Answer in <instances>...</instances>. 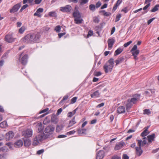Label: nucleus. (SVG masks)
Returning <instances> with one entry per match:
<instances>
[{
    "instance_id": "c85d7f7f",
    "label": "nucleus",
    "mask_w": 159,
    "mask_h": 159,
    "mask_svg": "<svg viewBox=\"0 0 159 159\" xmlns=\"http://www.w3.org/2000/svg\"><path fill=\"white\" fill-rule=\"evenodd\" d=\"M149 133L148 131H147V129H145L141 134V136L143 137H144Z\"/></svg>"
},
{
    "instance_id": "09e8293b",
    "label": "nucleus",
    "mask_w": 159,
    "mask_h": 159,
    "mask_svg": "<svg viewBox=\"0 0 159 159\" xmlns=\"http://www.w3.org/2000/svg\"><path fill=\"white\" fill-rule=\"evenodd\" d=\"M132 42L131 41H129L126 43H125L124 44V46L125 47H128L129 45H130Z\"/></svg>"
},
{
    "instance_id": "ea45409f",
    "label": "nucleus",
    "mask_w": 159,
    "mask_h": 159,
    "mask_svg": "<svg viewBox=\"0 0 159 159\" xmlns=\"http://www.w3.org/2000/svg\"><path fill=\"white\" fill-rule=\"evenodd\" d=\"M102 73L100 71H95L93 73V75L95 76H99L101 75Z\"/></svg>"
},
{
    "instance_id": "4c0bfd02",
    "label": "nucleus",
    "mask_w": 159,
    "mask_h": 159,
    "mask_svg": "<svg viewBox=\"0 0 159 159\" xmlns=\"http://www.w3.org/2000/svg\"><path fill=\"white\" fill-rule=\"evenodd\" d=\"M89 8L90 10L94 11L95 9V6L93 4H91L89 6Z\"/></svg>"
},
{
    "instance_id": "864d4df0",
    "label": "nucleus",
    "mask_w": 159,
    "mask_h": 159,
    "mask_svg": "<svg viewBox=\"0 0 159 159\" xmlns=\"http://www.w3.org/2000/svg\"><path fill=\"white\" fill-rule=\"evenodd\" d=\"M75 133L74 130H72L66 133V134L68 135H71L74 134Z\"/></svg>"
},
{
    "instance_id": "774afa93",
    "label": "nucleus",
    "mask_w": 159,
    "mask_h": 159,
    "mask_svg": "<svg viewBox=\"0 0 159 159\" xmlns=\"http://www.w3.org/2000/svg\"><path fill=\"white\" fill-rule=\"evenodd\" d=\"M122 158L123 159H129V157L126 154H124Z\"/></svg>"
},
{
    "instance_id": "ddd939ff",
    "label": "nucleus",
    "mask_w": 159,
    "mask_h": 159,
    "mask_svg": "<svg viewBox=\"0 0 159 159\" xmlns=\"http://www.w3.org/2000/svg\"><path fill=\"white\" fill-rule=\"evenodd\" d=\"M104 152L100 150L97 153L96 159H102L104 156Z\"/></svg>"
},
{
    "instance_id": "7c9ffc66",
    "label": "nucleus",
    "mask_w": 159,
    "mask_h": 159,
    "mask_svg": "<svg viewBox=\"0 0 159 159\" xmlns=\"http://www.w3.org/2000/svg\"><path fill=\"white\" fill-rule=\"evenodd\" d=\"M132 52V54L133 56H137L139 53V50H137L135 51H131Z\"/></svg>"
},
{
    "instance_id": "423d86ee",
    "label": "nucleus",
    "mask_w": 159,
    "mask_h": 159,
    "mask_svg": "<svg viewBox=\"0 0 159 159\" xmlns=\"http://www.w3.org/2000/svg\"><path fill=\"white\" fill-rule=\"evenodd\" d=\"M21 6V3H19L15 5L10 10V12L11 13H14L16 12Z\"/></svg>"
},
{
    "instance_id": "2f4dec72",
    "label": "nucleus",
    "mask_w": 159,
    "mask_h": 159,
    "mask_svg": "<svg viewBox=\"0 0 159 159\" xmlns=\"http://www.w3.org/2000/svg\"><path fill=\"white\" fill-rule=\"evenodd\" d=\"M9 151L8 149L6 147L0 148V152H7Z\"/></svg>"
},
{
    "instance_id": "bf43d9fd",
    "label": "nucleus",
    "mask_w": 159,
    "mask_h": 159,
    "mask_svg": "<svg viewBox=\"0 0 159 159\" xmlns=\"http://www.w3.org/2000/svg\"><path fill=\"white\" fill-rule=\"evenodd\" d=\"M155 19V18H153L148 20V21L147 23L148 25L150 24V23Z\"/></svg>"
},
{
    "instance_id": "338daca9",
    "label": "nucleus",
    "mask_w": 159,
    "mask_h": 159,
    "mask_svg": "<svg viewBox=\"0 0 159 159\" xmlns=\"http://www.w3.org/2000/svg\"><path fill=\"white\" fill-rule=\"evenodd\" d=\"M111 159H121V158L120 157L116 155L113 156Z\"/></svg>"
},
{
    "instance_id": "6e6d98bb",
    "label": "nucleus",
    "mask_w": 159,
    "mask_h": 159,
    "mask_svg": "<svg viewBox=\"0 0 159 159\" xmlns=\"http://www.w3.org/2000/svg\"><path fill=\"white\" fill-rule=\"evenodd\" d=\"M148 3V4L143 8V10H145L148 8V7H149L150 6V3Z\"/></svg>"
},
{
    "instance_id": "cd10ccee",
    "label": "nucleus",
    "mask_w": 159,
    "mask_h": 159,
    "mask_svg": "<svg viewBox=\"0 0 159 159\" xmlns=\"http://www.w3.org/2000/svg\"><path fill=\"white\" fill-rule=\"evenodd\" d=\"M76 122L75 121V117L73 118L72 120L70 121L69 123V127L73 125L74 124H75Z\"/></svg>"
},
{
    "instance_id": "052dcab7",
    "label": "nucleus",
    "mask_w": 159,
    "mask_h": 159,
    "mask_svg": "<svg viewBox=\"0 0 159 159\" xmlns=\"http://www.w3.org/2000/svg\"><path fill=\"white\" fill-rule=\"evenodd\" d=\"M119 6H118V5H117L116 4H115L113 7L112 9V11L113 12H114L117 9L118 7Z\"/></svg>"
},
{
    "instance_id": "13d9d810",
    "label": "nucleus",
    "mask_w": 159,
    "mask_h": 159,
    "mask_svg": "<svg viewBox=\"0 0 159 159\" xmlns=\"http://www.w3.org/2000/svg\"><path fill=\"white\" fill-rule=\"evenodd\" d=\"M121 11H123L125 12V13H127L128 11V8L127 7H125L124 8H123L122 10Z\"/></svg>"
},
{
    "instance_id": "0eeeda50",
    "label": "nucleus",
    "mask_w": 159,
    "mask_h": 159,
    "mask_svg": "<svg viewBox=\"0 0 159 159\" xmlns=\"http://www.w3.org/2000/svg\"><path fill=\"white\" fill-rule=\"evenodd\" d=\"M22 133L25 138L30 137L32 136L33 130L31 129H28L26 131H23Z\"/></svg>"
},
{
    "instance_id": "f8f14e48",
    "label": "nucleus",
    "mask_w": 159,
    "mask_h": 159,
    "mask_svg": "<svg viewBox=\"0 0 159 159\" xmlns=\"http://www.w3.org/2000/svg\"><path fill=\"white\" fill-rule=\"evenodd\" d=\"M14 134L12 131H10L6 134V138L7 140H9L12 139L14 136Z\"/></svg>"
},
{
    "instance_id": "0e129e2a",
    "label": "nucleus",
    "mask_w": 159,
    "mask_h": 159,
    "mask_svg": "<svg viewBox=\"0 0 159 159\" xmlns=\"http://www.w3.org/2000/svg\"><path fill=\"white\" fill-rule=\"evenodd\" d=\"M78 134H84L83 132H82V129H78Z\"/></svg>"
},
{
    "instance_id": "20e7f679",
    "label": "nucleus",
    "mask_w": 159,
    "mask_h": 159,
    "mask_svg": "<svg viewBox=\"0 0 159 159\" xmlns=\"http://www.w3.org/2000/svg\"><path fill=\"white\" fill-rule=\"evenodd\" d=\"M44 135L43 134H39L36 136L34 139L33 142L34 145H37L40 142L43 140Z\"/></svg>"
},
{
    "instance_id": "473e14b6",
    "label": "nucleus",
    "mask_w": 159,
    "mask_h": 159,
    "mask_svg": "<svg viewBox=\"0 0 159 159\" xmlns=\"http://www.w3.org/2000/svg\"><path fill=\"white\" fill-rule=\"evenodd\" d=\"M133 104L130 102H128V101L127 102V103L126 104V109L127 110H128L132 106H133Z\"/></svg>"
},
{
    "instance_id": "f257e3e1",
    "label": "nucleus",
    "mask_w": 159,
    "mask_h": 159,
    "mask_svg": "<svg viewBox=\"0 0 159 159\" xmlns=\"http://www.w3.org/2000/svg\"><path fill=\"white\" fill-rule=\"evenodd\" d=\"M40 38L39 34H29L25 35L21 39L24 43H32L38 42Z\"/></svg>"
},
{
    "instance_id": "7ed1b4c3",
    "label": "nucleus",
    "mask_w": 159,
    "mask_h": 159,
    "mask_svg": "<svg viewBox=\"0 0 159 159\" xmlns=\"http://www.w3.org/2000/svg\"><path fill=\"white\" fill-rule=\"evenodd\" d=\"M19 61L23 65H25L27 62L28 55L27 54H24L23 53L19 55Z\"/></svg>"
},
{
    "instance_id": "2eb2a0df",
    "label": "nucleus",
    "mask_w": 159,
    "mask_h": 159,
    "mask_svg": "<svg viewBox=\"0 0 159 159\" xmlns=\"http://www.w3.org/2000/svg\"><path fill=\"white\" fill-rule=\"evenodd\" d=\"M125 58L123 56L119 57L116 60L115 62L116 65L117 66L119 64L122 63L125 60Z\"/></svg>"
},
{
    "instance_id": "4be33fe9",
    "label": "nucleus",
    "mask_w": 159,
    "mask_h": 159,
    "mask_svg": "<svg viewBox=\"0 0 159 159\" xmlns=\"http://www.w3.org/2000/svg\"><path fill=\"white\" fill-rule=\"evenodd\" d=\"M100 93L98 90H97L91 94L92 98H97L99 97Z\"/></svg>"
},
{
    "instance_id": "f03ea898",
    "label": "nucleus",
    "mask_w": 159,
    "mask_h": 159,
    "mask_svg": "<svg viewBox=\"0 0 159 159\" xmlns=\"http://www.w3.org/2000/svg\"><path fill=\"white\" fill-rule=\"evenodd\" d=\"M143 140L141 139L137 140L139 147H136L135 148L136 155L138 157L140 156L143 152V151L142 149V147L144 146L147 143L146 137H144L143 139Z\"/></svg>"
},
{
    "instance_id": "dca6fc26",
    "label": "nucleus",
    "mask_w": 159,
    "mask_h": 159,
    "mask_svg": "<svg viewBox=\"0 0 159 159\" xmlns=\"http://www.w3.org/2000/svg\"><path fill=\"white\" fill-rule=\"evenodd\" d=\"M23 142L20 139L17 140L14 143V146L16 148H20L22 146Z\"/></svg>"
},
{
    "instance_id": "72a5a7b5",
    "label": "nucleus",
    "mask_w": 159,
    "mask_h": 159,
    "mask_svg": "<svg viewBox=\"0 0 159 159\" xmlns=\"http://www.w3.org/2000/svg\"><path fill=\"white\" fill-rule=\"evenodd\" d=\"M51 120L52 122H54L57 123V119L55 115H54L52 116Z\"/></svg>"
},
{
    "instance_id": "58836bf2",
    "label": "nucleus",
    "mask_w": 159,
    "mask_h": 159,
    "mask_svg": "<svg viewBox=\"0 0 159 159\" xmlns=\"http://www.w3.org/2000/svg\"><path fill=\"white\" fill-rule=\"evenodd\" d=\"M25 30V26H22L19 30V32L20 34H22Z\"/></svg>"
},
{
    "instance_id": "5fc2aeb1",
    "label": "nucleus",
    "mask_w": 159,
    "mask_h": 159,
    "mask_svg": "<svg viewBox=\"0 0 159 159\" xmlns=\"http://www.w3.org/2000/svg\"><path fill=\"white\" fill-rule=\"evenodd\" d=\"M137 45H135L133 46V47L132 48V49L130 51H135V50H138L137 49Z\"/></svg>"
},
{
    "instance_id": "603ef678",
    "label": "nucleus",
    "mask_w": 159,
    "mask_h": 159,
    "mask_svg": "<svg viewBox=\"0 0 159 159\" xmlns=\"http://www.w3.org/2000/svg\"><path fill=\"white\" fill-rule=\"evenodd\" d=\"M44 151V150L43 149H42L38 150L37 152V153L38 155H40V154H42V153H43V152Z\"/></svg>"
},
{
    "instance_id": "bb28decb",
    "label": "nucleus",
    "mask_w": 159,
    "mask_h": 159,
    "mask_svg": "<svg viewBox=\"0 0 159 159\" xmlns=\"http://www.w3.org/2000/svg\"><path fill=\"white\" fill-rule=\"evenodd\" d=\"M8 125L7 124V122L6 121H4L2 122L0 124V127L1 128H6L7 127Z\"/></svg>"
},
{
    "instance_id": "8fccbe9b",
    "label": "nucleus",
    "mask_w": 159,
    "mask_h": 159,
    "mask_svg": "<svg viewBox=\"0 0 159 159\" xmlns=\"http://www.w3.org/2000/svg\"><path fill=\"white\" fill-rule=\"evenodd\" d=\"M6 156V153H2L0 154V158L4 159Z\"/></svg>"
},
{
    "instance_id": "a878e982",
    "label": "nucleus",
    "mask_w": 159,
    "mask_h": 159,
    "mask_svg": "<svg viewBox=\"0 0 159 159\" xmlns=\"http://www.w3.org/2000/svg\"><path fill=\"white\" fill-rule=\"evenodd\" d=\"M48 15L50 17H57V13L55 11H52L48 13Z\"/></svg>"
},
{
    "instance_id": "c756f323",
    "label": "nucleus",
    "mask_w": 159,
    "mask_h": 159,
    "mask_svg": "<svg viewBox=\"0 0 159 159\" xmlns=\"http://www.w3.org/2000/svg\"><path fill=\"white\" fill-rule=\"evenodd\" d=\"M159 7V4L157 5L154 7L152 9H151L150 11L152 12H155L158 10V7Z\"/></svg>"
},
{
    "instance_id": "1a4fd4ad",
    "label": "nucleus",
    "mask_w": 159,
    "mask_h": 159,
    "mask_svg": "<svg viewBox=\"0 0 159 159\" xmlns=\"http://www.w3.org/2000/svg\"><path fill=\"white\" fill-rule=\"evenodd\" d=\"M5 40L8 43H11L15 41L14 38L11 34H8L5 37Z\"/></svg>"
},
{
    "instance_id": "aec40b11",
    "label": "nucleus",
    "mask_w": 159,
    "mask_h": 159,
    "mask_svg": "<svg viewBox=\"0 0 159 159\" xmlns=\"http://www.w3.org/2000/svg\"><path fill=\"white\" fill-rule=\"evenodd\" d=\"M125 107L123 106H120L117 108V112L119 114L125 113Z\"/></svg>"
},
{
    "instance_id": "69168bd1",
    "label": "nucleus",
    "mask_w": 159,
    "mask_h": 159,
    "mask_svg": "<svg viewBox=\"0 0 159 159\" xmlns=\"http://www.w3.org/2000/svg\"><path fill=\"white\" fill-rule=\"evenodd\" d=\"M122 1V0H118L115 4L119 6L120 5V4L121 3Z\"/></svg>"
},
{
    "instance_id": "680f3d73",
    "label": "nucleus",
    "mask_w": 159,
    "mask_h": 159,
    "mask_svg": "<svg viewBox=\"0 0 159 159\" xmlns=\"http://www.w3.org/2000/svg\"><path fill=\"white\" fill-rule=\"evenodd\" d=\"M62 109L61 108H59L57 111L56 114L57 115H59L61 112Z\"/></svg>"
},
{
    "instance_id": "39448f33",
    "label": "nucleus",
    "mask_w": 159,
    "mask_h": 159,
    "mask_svg": "<svg viewBox=\"0 0 159 159\" xmlns=\"http://www.w3.org/2000/svg\"><path fill=\"white\" fill-rule=\"evenodd\" d=\"M141 96L140 94H135L133 95V98L128 99V102L132 103L133 104L136 103L139 99Z\"/></svg>"
},
{
    "instance_id": "79ce46f5",
    "label": "nucleus",
    "mask_w": 159,
    "mask_h": 159,
    "mask_svg": "<svg viewBox=\"0 0 159 159\" xmlns=\"http://www.w3.org/2000/svg\"><path fill=\"white\" fill-rule=\"evenodd\" d=\"M77 99V98L76 97H75L72 98L71 99V103L72 104H73L76 102V100Z\"/></svg>"
},
{
    "instance_id": "37998d69",
    "label": "nucleus",
    "mask_w": 159,
    "mask_h": 159,
    "mask_svg": "<svg viewBox=\"0 0 159 159\" xmlns=\"http://www.w3.org/2000/svg\"><path fill=\"white\" fill-rule=\"evenodd\" d=\"M144 114L149 115L151 114V111L149 109H145L144 110Z\"/></svg>"
},
{
    "instance_id": "4d7b16f0",
    "label": "nucleus",
    "mask_w": 159,
    "mask_h": 159,
    "mask_svg": "<svg viewBox=\"0 0 159 159\" xmlns=\"http://www.w3.org/2000/svg\"><path fill=\"white\" fill-rule=\"evenodd\" d=\"M43 11V8H39L37 10V13H40L42 12Z\"/></svg>"
},
{
    "instance_id": "9b49d317",
    "label": "nucleus",
    "mask_w": 159,
    "mask_h": 159,
    "mask_svg": "<svg viewBox=\"0 0 159 159\" xmlns=\"http://www.w3.org/2000/svg\"><path fill=\"white\" fill-rule=\"evenodd\" d=\"M55 130V128L52 125L48 126L45 129L44 132L46 133H49L52 134L53 133Z\"/></svg>"
},
{
    "instance_id": "393cba45",
    "label": "nucleus",
    "mask_w": 159,
    "mask_h": 159,
    "mask_svg": "<svg viewBox=\"0 0 159 159\" xmlns=\"http://www.w3.org/2000/svg\"><path fill=\"white\" fill-rule=\"evenodd\" d=\"M64 128V126L63 125H57L56 129L57 132H59L61 130L63 129Z\"/></svg>"
},
{
    "instance_id": "9d476101",
    "label": "nucleus",
    "mask_w": 159,
    "mask_h": 159,
    "mask_svg": "<svg viewBox=\"0 0 159 159\" xmlns=\"http://www.w3.org/2000/svg\"><path fill=\"white\" fill-rule=\"evenodd\" d=\"M72 9V7L70 5H66L64 7H60V11L63 12H69Z\"/></svg>"
},
{
    "instance_id": "412c9836",
    "label": "nucleus",
    "mask_w": 159,
    "mask_h": 159,
    "mask_svg": "<svg viewBox=\"0 0 159 159\" xmlns=\"http://www.w3.org/2000/svg\"><path fill=\"white\" fill-rule=\"evenodd\" d=\"M24 145L26 147L29 146L31 143L30 140L28 138H25L24 139Z\"/></svg>"
},
{
    "instance_id": "e2e57ef3",
    "label": "nucleus",
    "mask_w": 159,
    "mask_h": 159,
    "mask_svg": "<svg viewBox=\"0 0 159 159\" xmlns=\"http://www.w3.org/2000/svg\"><path fill=\"white\" fill-rule=\"evenodd\" d=\"M101 2L99 1L96 3V6H95L96 7V8H98L99 7L101 6Z\"/></svg>"
},
{
    "instance_id": "f3484780",
    "label": "nucleus",
    "mask_w": 159,
    "mask_h": 159,
    "mask_svg": "<svg viewBox=\"0 0 159 159\" xmlns=\"http://www.w3.org/2000/svg\"><path fill=\"white\" fill-rule=\"evenodd\" d=\"M155 134H152L151 135H149L147 136V139L146 141L148 139L149 143H151L152 141H154L155 138Z\"/></svg>"
},
{
    "instance_id": "c03bdc74",
    "label": "nucleus",
    "mask_w": 159,
    "mask_h": 159,
    "mask_svg": "<svg viewBox=\"0 0 159 159\" xmlns=\"http://www.w3.org/2000/svg\"><path fill=\"white\" fill-rule=\"evenodd\" d=\"M93 21L94 23H98L99 21V19L97 17H94L93 18Z\"/></svg>"
},
{
    "instance_id": "4468645a",
    "label": "nucleus",
    "mask_w": 159,
    "mask_h": 159,
    "mask_svg": "<svg viewBox=\"0 0 159 159\" xmlns=\"http://www.w3.org/2000/svg\"><path fill=\"white\" fill-rule=\"evenodd\" d=\"M115 40L113 38L109 39L107 41V43H108V47L109 49H111L112 46L115 43Z\"/></svg>"
},
{
    "instance_id": "3c124183",
    "label": "nucleus",
    "mask_w": 159,
    "mask_h": 159,
    "mask_svg": "<svg viewBox=\"0 0 159 159\" xmlns=\"http://www.w3.org/2000/svg\"><path fill=\"white\" fill-rule=\"evenodd\" d=\"M68 98V95H66L64 96L62 99L61 100V101L60 102H62L63 101L66 100Z\"/></svg>"
},
{
    "instance_id": "de8ad7c7",
    "label": "nucleus",
    "mask_w": 159,
    "mask_h": 159,
    "mask_svg": "<svg viewBox=\"0 0 159 159\" xmlns=\"http://www.w3.org/2000/svg\"><path fill=\"white\" fill-rule=\"evenodd\" d=\"M93 35V31L91 30L89 31L87 37L89 38L90 36H92Z\"/></svg>"
},
{
    "instance_id": "a18cd8bd",
    "label": "nucleus",
    "mask_w": 159,
    "mask_h": 159,
    "mask_svg": "<svg viewBox=\"0 0 159 159\" xmlns=\"http://www.w3.org/2000/svg\"><path fill=\"white\" fill-rule=\"evenodd\" d=\"M28 6V5L25 4L23 5L20 9V12H21L24 10Z\"/></svg>"
},
{
    "instance_id": "a211bd4d",
    "label": "nucleus",
    "mask_w": 159,
    "mask_h": 159,
    "mask_svg": "<svg viewBox=\"0 0 159 159\" xmlns=\"http://www.w3.org/2000/svg\"><path fill=\"white\" fill-rule=\"evenodd\" d=\"M125 143L124 142H120L116 144L115 147V150H118L121 149L124 145Z\"/></svg>"
},
{
    "instance_id": "c9c22d12",
    "label": "nucleus",
    "mask_w": 159,
    "mask_h": 159,
    "mask_svg": "<svg viewBox=\"0 0 159 159\" xmlns=\"http://www.w3.org/2000/svg\"><path fill=\"white\" fill-rule=\"evenodd\" d=\"M121 16V15L120 14H117L116 16L115 22H117L118 21H119L120 20Z\"/></svg>"
},
{
    "instance_id": "b1692460",
    "label": "nucleus",
    "mask_w": 159,
    "mask_h": 159,
    "mask_svg": "<svg viewBox=\"0 0 159 159\" xmlns=\"http://www.w3.org/2000/svg\"><path fill=\"white\" fill-rule=\"evenodd\" d=\"M74 21L76 24H80L82 23L83 20L81 17L80 18H75L74 19Z\"/></svg>"
},
{
    "instance_id": "a19ab883",
    "label": "nucleus",
    "mask_w": 159,
    "mask_h": 159,
    "mask_svg": "<svg viewBox=\"0 0 159 159\" xmlns=\"http://www.w3.org/2000/svg\"><path fill=\"white\" fill-rule=\"evenodd\" d=\"M61 28L60 26L57 25L56 26L55 29V30L57 33H59L60 31Z\"/></svg>"
},
{
    "instance_id": "6e6552de",
    "label": "nucleus",
    "mask_w": 159,
    "mask_h": 159,
    "mask_svg": "<svg viewBox=\"0 0 159 159\" xmlns=\"http://www.w3.org/2000/svg\"><path fill=\"white\" fill-rule=\"evenodd\" d=\"M114 66L106 63L103 66V69L106 73L111 72Z\"/></svg>"
},
{
    "instance_id": "f704fd0d",
    "label": "nucleus",
    "mask_w": 159,
    "mask_h": 159,
    "mask_svg": "<svg viewBox=\"0 0 159 159\" xmlns=\"http://www.w3.org/2000/svg\"><path fill=\"white\" fill-rule=\"evenodd\" d=\"M88 0H80L79 3L81 5H83L87 3L88 2Z\"/></svg>"
},
{
    "instance_id": "6ab92c4d",
    "label": "nucleus",
    "mask_w": 159,
    "mask_h": 159,
    "mask_svg": "<svg viewBox=\"0 0 159 159\" xmlns=\"http://www.w3.org/2000/svg\"><path fill=\"white\" fill-rule=\"evenodd\" d=\"M73 16L74 19L75 18H80L81 17V14L78 10L74 11L73 13Z\"/></svg>"
},
{
    "instance_id": "5701e85b",
    "label": "nucleus",
    "mask_w": 159,
    "mask_h": 159,
    "mask_svg": "<svg viewBox=\"0 0 159 159\" xmlns=\"http://www.w3.org/2000/svg\"><path fill=\"white\" fill-rule=\"evenodd\" d=\"M123 49L121 48H119L115 51L114 55L116 56L121 53L123 51Z\"/></svg>"
},
{
    "instance_id": "49530a36",
    "label": "nucleus",
    "mask_w": 159,
    "mask_h": 159,
    "mask_svg": "<svg viewBox=\"0 0 159 159\" xmlns=\"http://www.w3.org/2000/svg\"><path fill=\"white\" fill-rule=\"evenodd\" d=\"M101 12H104V15L105 16H110L111 15V13L109 12H105V10H102Z\"/></svg>"
},
{
    "instance_id": "e433bc0d",
    "label": "nucleus",
    "mask_w": 159,
    "mask_h": 159,
    "mask_svg": "<svg viewBox=\"0 0 159 159\" xmlns=\"http://www.w3.org/2000/svg\"><path fill=\"white\" fill-rule=\"evenodd\" d=\"M108 64H110L113 66H114V59L112 58H110L108 61V63H107Z\"/></svg>"
}]
</instances>
